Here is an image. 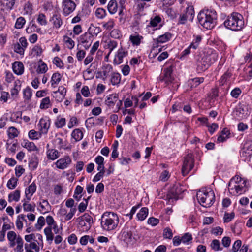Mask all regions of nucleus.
<instances>
[{
	"label": "nucleus",
	"mask_w": 252,
	"mask_h": 252,
	"mask_svg": "<svg viewBox=\"0 0 252 252\" xmlns=\"http://www.w3.org/2000/svg\"><path fill=\"white\" fill-rule=\"evenodd\" d=\"M217 18V13L213 9H203L197 16L199 23L206 29H211L215 27Z\"/></svg>",
	"instance_id": "f257e3e1"
},
{
	"label": "nucleus",
	"mask_w": 252,
	"mask_h": 252,
	"mask_svg": "<svg viewBox=\"0 0 252 252\" xmlns=\"http://www.w3.org/2000/svg\"><path fill=\"white\" fill-rule=\"evenodd\" d=\"M119 223L118 215L113 212H105L101 216V227L105 231L115 230Z\"/></svg>",
	"instance_id": "f03ea898"
},
{
	"label": "nucleus",
	"mask_w": 252,
	"mask_h": 252,
	"mask_svg": "<svg viewBox=\"0 0 252 252\" xmlns=\"http://www.w3.org/2000/svg\"><path fill=\"white\" fill-rule=\"evenodd\" d=\"M248 181L238 175L233 177L228 184V191L234 196H238L244 193L248 187Z\"/></svg>",
	"instance_id": "7ed1b4c3"
},
{
	"label": "nucleus",
	"mask_w": 252,
	"mask_h": 252,
	"mask_svg": "<svg viewBox=\"0 0 252 252\" xmlns=\"http://www.w3.org/2000/svg\"><path fill=\"white\" fill-rule=\"evenodd\" d=\"M224 26L232 31H240L244 26V20L242 15L237 12H233L228 16L224 22Z\"/></svg>",
	"instance_id": "20e7f679"
},
{
	"label": "nucleus",
	"mask_w": 252,
	"mask_h": 252,
	"mask_svg": "<svg viewBox=\"0 0 252 252\" xmlns=\"http://www.w3.org/2000/svg\"><path fill=\"white\" fill-rule=\"evenodd\" d=\"M218 58V54L214 50H209L197 62V69L200 71L207 69L209 66L214 63Z\"/></svg>",
	"instance_id": "39448f33"
},
{
	"label": "nucleus",
	"mask_w": 252,
	"mask_h": 252,
	"mask_svg": "<svg viewBox=\"0 0 252 252\" xmlns=\"http://www.w3.org/2000/svg\"><path fill=\"white\" fill-rule=\"evenodd\" d=\"M199 203L204 207H210L215 200L214 191L209 188H203L197 193Z\"/></svg>",
	"instance_id": "423d86ee"
},
{
	"label": "nucleus",
	"mask_w": 252,
	"mask_h": 252,
	"mask_svg": "<svg viewBox=\"0 0 252 252\" xmlns=\"http://www.w3.org/2000/svg\"><path fill=\"white\" fill-rule=\"evenodd\" d=\"M46 222L48 226L44 228V233L47 241L51 244L54 240V233L52 230L55 234H57L60 233L62 228L59 227L57 222L51 216L48 215L46 217Z\"/></svg>",
	"instance_id": "0eeeda50"
},
{
	"label": "nucleus",
	"mask_w": 252,
	"mask_h": 252,
	"mask_svg": "<svg viewBox=\"0 0 252 252\" xmlns=\"http://www.w3.org/2000/svg\"><path fill=\"white\" fill-rule=\"evenodd\" d=\"M46 222L48 226L44 228V233L47 241L51 244L54 240V233L52 230L55 234H57L60 233L62 228L59 227L57 222L51 216L48 215L46 217Z\"/></svg>",
	"instance_id": "6e6552de"
},
{
	"label": "nucleus",
	"mask_w": 252,
	"mask_h": 252,
	"mask_svg": "<svg viewBox=\"0 0 252 252\" xmlns=\"http://www.w3.org/2000/svg\"><path fill=\"white\" fill-rule=\"evenodd\" d=\"M7 237L10 247L13 248L17 245L14 249L15 252H23L24 241L20 235H17L16 233L13 231H10L7 233Z\"/></svg>",
	"instance_id": "1a4fd4ad"
},
{
	"label": "nucleus",
	"mask_w": 252,
	"mask_h": 252,
	"mask_svg": "<svg viewBox=\"0 0 252 252\" xmlns=\"http://www.w3.org/2000/svg\"><path fill=\"white\" fill-rule=\"evenodd\" d=\"M77 229L81 232H87L93 223V218L88 214L85 213L78 218Z\"/></svg>",
	"instance_id": "9d476101"
},
{
	"label": "nucleus",
	"mask_w": 252,
	"mask_h": 252,
	"mask_svg": "<svg viewBox=\"0 0 252 252\" xmlns=\"http://www.w3.org/2000/svg\"><path fill=\"white\" fill-rule=\"evenodd\" d=\"M163 26L162 24V18L159 15L152 16L151 18L150 21L146 27L147 31L149 32L160 29Z\"/></svg>",
	"instance_id": "9b49d317"
},
{
	"label": "nucleus",
	"mask_w": 252,
	"mask_h": 252,
	"mask_svg": "<svg viewBox=\"0 0 252 252\" xmlns=\"http://www.w3.org/2000/svg\"><path fill=\"white\" fill-rule=\"evenodd\" d=\"M113 72V67L111 65L107 64L102 67L101 70L97 72L96 77L101 79L104 83H106L108 78Z\"/></svg>",
	"instance_id": "f8f14e48"
},
{
	"label": "nucleus",
	"mask_w": 252,
	"mask_h": 252,
	"mask_svg": "<svg viewBox=\"0 0 252 252\" xmlns=\"http://www.w3.org/2000/svg\"><path fill=\"white\" fill-rule=\"evenodd\" d=\"M194 166L193 159L191 155H187L184 160L182 168V173L183 176H186L193 168Z\"/></svg>",
	"instance_id": "ddd939ff"
},
{
	"label": "nucleus",
	"mask_w": 252,
	"mask_h": 252,
	"mask_svg": "<svg viewBox=\"0 0 252 252\" xmlns=\"http://www.w3.org/2000/svg\"><path fill=\"white\" fill-rule=\"evenodd\" d=\"M194 17V11L192 7H187L181 13L179 18L178 23L184 24L188 20H192Z\"/></svg>",
	"instance_id": "4468645a"
},
{
	"label": "nucleus",
	"mask_w": 252,
	"mask_h": 252,
	"mask_svg": "<svg viewBox=\"0 0 252 252\" xmlns=\"http://www.w3.org/2000/svg\"><path fill=\"white\" fill-rule=\"evenodd\" d=\"M93 40V35L87 32H86L84 34L81 35L78 39L79 43L83 45L86 49H88L90 47Z\"/></svg>",
	"instance_id": "2eb2a0df"
},
{
	"label": "nucleus",
	"mask_w": 252,
	"mask_h": 252,
	"mask_svg": "<svg viewBox=\"0 0 252 252\" xmlns=\"http://www.w3.org/2000/svg\"><path fill=\"white\" fill-rule=\"evenodd\" d=\"M52 209L48 200L43 197H40L37 203V209L40 213L45 214L49 212Z\"/></svg>",
	"instance_id": "dca6fc26"
},
{
	"label": "nucleus",
	"mask_w": 252,
	"mask_h": 252,
	"mask_svg": "<svg viewBox=\"0 0 252 252\" xmlns=\"http://www.w3.org/2000/svg\"><path fill=\"white\" fill-rule=\"evenodd\" d=\"M128 52L126 49L121 46L118 49L115 54L113 60V63L115 65H119L123 62L124 58L127 56Z\"/></svg>",
	"instance_id": "f3484780"
},
{
	"label": "nucleus",
	"mask_w": 252,
	"mask_h": 252,
	"mask_svg": "<svg viewBox=\"0 0 252 252\" xmlns=\"http://www.w3.org/2000/svg\"><path fill=\"white\" fill-rule=\"evenodd\" d=\"M76 4L71 0H63L62 2V8L63 14L67 16L73 12L76 8Z\"/></svg>",
	"instance_id": "a211bd4d"
},
{
	"label": "nucleus",
	"mask_w": 252,
	"mask_h": 252,
	"mask_svg": "<svg viewBox=\"0 0 252 252\" xmlns=\"http://www.w3.org/2000/svg\"><path fill=\"white\" fill-rule=\"evenodd\" d=\"M173 34L169 32H166L162 35L158 36L153 44L154 49L158 48L159 47V44H163L169 41L172 38Z\"/></svg>",
	"instance_id": "6ab92c4d"
},
{
	"label": "nucleus",
	"mask_w": 252,
	"mask_h": 252,
	"mask_svg": "<svg viewBox=\"0 0 252 252\" xmlns=\"http://www.w3.org/2000/svg\"><path fill=\"white\" fill-rule=\"evenodd\" d=\"M234 115L238 120L246 118L249 115L247 107L244 105L238 106L234 111Z\"/></svg>",
	"instance_id": "aec40b11"
},
{
	"label": "nucleus",
	"mask_w": 252,
	"mask_h": 252,
	"mask_svg": "<svg viewBox=\"0 0 252 252\" xmlns=\"http://www.w3.org/2000/svg\"><path fill=\"white\" fill-rule=\"evenodd\" d=\"M49 22L53 29L58 30L63 25V20L61 14L54 13L50 18Z\"/></svg>",
	"instance_id": "412c9836"
},
{
	"label": "nucleus",
	"mask_w": 252,
	"mask_h": 252,
	"mask_svg": "<svg viewBox=\"0 0 252 252\" xmlns=\"http://www.w3.org/2000/svg\"><path fill=\"white\" fill-rule=\"evenodd\" d=\"M51 120L47 117L42 118L40 119L38 126L39 130L43 134H47L51 125Z\"/></svg>",
	"instance_id": "4be33fe9"
},
{
	"label": "nucleus",
	"mask_w": 252,
	"mask_h": 252,
	"mask_svg": "<svg viewBox=\"0 0 252 252\" xmlns=\"http://www.w3.org/2000/svg\"><path fill=\"white\" fill-rule=\"evenodd\" d=\"M72 160L68 156H64L63 158L57 160L55 163L56 167L60 169L67 168L71 164Z\"/></svg>",
	"instance_id": "5701e85b"
},
{
	"label": "nucleus",
	"mask_w": 252,
	"mask_h": 252,
	"mask_svg": "<svg viewBox=\"0 0 252 252\" xmlns=\"http://www.w3.org/2000/svg\"><path fill=\"white\" fill-rule=\"evenodd\" d=\"M172 68L171 66L169 67L165 68L163 71V75L162 77V80L167 84H169L171 83L174 77L172 75Z\"/></svg>",
	"instance_id": "b1692460"
},
{
	"label": "nucleus",
	"mask_w": 252,
	"mask_h": 252,
	"mask_svg": "<svg viewBox=\"0 0 252 252\" xmlns=\"http://www.w3.org/2000/svg\"><path fill=\"white\" fill-rule=\"evenodd\" d=\"M36 190V186L34 183H32L27 188H26L25 194L27 200H31L32 196L35 193Z\"/></svg>",
	"instance_id": "393cba45"
},
{
	"label": "nucleus",
	"mask_w": 252,
	"mask_h": 252,
	"mask_svg": "<svg viewBox=\"0 0 252 252\" xmlns=\"http://www.w3.org/2000/svg\"><path fill=\"white\" fill-rule=\"evenodd\" d=\"M12 69L13 72L18 75L23 74L24 72V66L23 63L19 61H16L12 64Z\"/></svg>",
	"instance_id": "a878e982"
},
{
	"label": "nucleus",
	"mask_w": 252,
	"mask_h": 252,
	"mask_svg": "<svg viewBox=\"0 0 252 252\" xmlns=\"http://www.w3.org/2000/svg\"><path fill=\"white\" fill-rule=\"evenodd\" d=\"M121 239L127 244H132L134 241V238L132 237V233L128 231L122 232L121 235Z\"/></svg>",
	"instance_id": "bb28decb"
},
{
	"label": "nucleus",
	"mask_w": 252,
	"mask_h": 252,
	"mask_svg": "<svg viewBox=\"0 0 252 252\" xmlns=\"http://www.w3.org/2000/svg\"><path fill=\"white\" fill-rule=\"evenodd\" d=\"M54 144L59 149H66L67 148V141L59 136L55 137Z\"/></svg>",
	"instance_id": "cd10ccee"
},
{
	"label": "nucleus",
	"mask_w": 252,
	"mask_h": 252,
	"mask_svg": "<svg viewBox=\"0 0 252 252\" xmlns=\"http://www.w3.org/2000/svg\"><path fill=\"white\" fill-rule=\"evenodd\" d=\"M47 158L51 160H55L60 157V152L55 149H48L46 152Z\"/></svg>",
	"instance_id": "c85d7f7f"
},
{
	"label": "nucleus",
	"mask_w": 252,
	"mask_h": 252,
	"mask_svg": "<svg viewBox=\"0 0 252 252\" xmlns=\"http://www.w3.org/2000/svg\"><path fill=\"white\" fill-rule=\"evenodd\" d=\"M121 80V76L118 72H114L111 74L109 78V81L113 86L118 85Z\"/></svg>",
	"instance_id": "c756f323"
},
{
	"label": "nucleus",
	"mask_w": 252,
	"mask_h": 252,
	"mask_svg": "<svg viewBox=\"0 0 252 252\" xmlns=\"http://www.w3.org/2000/svg\"><path fill=\"white\" fill-rule=\"evenodd\" d=\"M48 70L47 64L42 60H40L37 63L36 71L38 74H45Z\"/></svg>",
	"instance_id": "7c9ffc66"
},
{
	"label": "nucleus",
	"mask_w": 252,
	"mask_h": 252,
	"mask_svg": "<svg viewBox=\"0 0 252 252\" xmlns=\"http://www.w3.org/2000/svg\"><path fill=\"white\" fill-rule=\"evenodd\" d=\"M106 45L104 46L105 49H109V51L108 56H109L112 52L118 46V42L114 40L109 39L105 42Z\"/></svg>",
	"instance_id": "2f4dec72"
},
{
	"label": "nucleus",
	"mask_w": 252,
	"mask_h": 252,
	"mask_svg": "<svg viewBox=\"0 0 252 252\" xmlns=\"http://www.w3.org/2000/svg\"><path fill=\"white\" fill-rule=\"evenodd\" d=\"M23 147L27 149L28 151H38V149L33 142L28 140H24L21 144Z\"/></svg>",
	"instance_id": "473e14b6"
},
{
	"label": "nucleus",
	"mask_w": 252,
	"mask_h": 252,
	"mask_svg": "<svg viewBox=\"0 0 252 252\" xmlns=\"http://www.w3.org/2000/svg\"><path fill=\"white\" fill-rule=\"evenodd\" d=\"M118 94L116 93L110 94L107 96L105 103L108 106L111 107L113 106L114 104L118 101Z\"/></svg>",
	"instance_id": "72a5a7b5"
},
{
	"label": "nucleus",
	"mask_w": 252,
	"mask_h": 252,
	"mask_svg": "<svg viewBox=\"0 0 252 252\" xmlns=\"http://www.w3.org/2000/svg\"><path fill=\"white\" fill-rule=\"evenodd\" d=\"M20 196L21 191L17 189L9 194L8 200L9 202H18L20 200Z\"/></svg>",
	"instance_id": "f704fd0d"
},
{
	"label": "nucleus",
	"mask_w": 252,
	"mask_h": 252,
	"mask_svg": "<svg viewBox=\"0 0 252 252\" xmlns=\"http://www.w3.org/2000/svg\"><path fill=\"white\" fill-rule=\"evenodd\" d=\"M143 39V36L138 34L131 35L129 37V40L133 46H139Z\"/></svg>",
	"instance_id": "c9c22d12"
},
{
	"label": "nucleus",
	"mask_w": 252,
	"mask_h": 252,
	"mask_svg": "<svg viewBox=\"0 0 252 252\" xmlns=\"http://www.w3.org/2000/svg\"><path fill=\"white\" fill-rule=\"evenodd\" d=\"M62 76L59 72L54 73L51 77L50 83L53 88H55L61 80Z\"/></svg>",
	"instance_id": "e433bc0d"
},
{
	"label": "nucleus",
	"mask_w": 252,
	"mask_h": 252,
	"mask_svg": "<svg viewBox=\"0 0 252 252\" xmlns=\"http://www.w3.org/2000/svg\"><path fill=\"white\" fill-rule=\"evenodd\" d=\"M66 93V89L63 86H60L59 87L58 90L54 93V97H57L58 95H60L59 99H57V101L61 102L64 98Z\"/></svg>",
	"instance_id": "4c0bfd02"
},
{
	"label": "nucleus",
	"mask_w": 252,
	"mask_h": 252,
	"mask_svg": "<svg viewBox=\"0 0 252 252\" xmlns=\"http://www.w3.org/2000/svg\"><path fill=\"white\" fill-rule=\"evenodd\" d=\"M22 113L21 111H16L13 112L11 114L10 120L11 122L17 123L18 124L22 123Z\"/></svg>",
	"instance_id": "58836bf2"
},
{
	"label": "nucleus",
	"mask_w": 252,
	"mask_h": 252,
	"mask_svg": "<svg viewBox=\"0 0 252 252\" xmlns=\"http://www.w3.org/2000/svg\"><path fill=\"white\" fill-rule=\"evenodd\" d=\"M229 135L230 132L229 130L226 128H223L220 134L218 136L217 141L219 142H223L225 141L229 138Z\"/></svg>",
	"instance_id": "ea45409f"
},
{
	"label": "nucleus",
	"mask_w": 252,
	"mask_h": 252,
	"mask_svg": "<svg viewBox=\"0 0 252 252\" xmlns=\"http://www.w3.org/2000/svg\"><path fill=\"white\" fill-rule=\"evenodd\" d=\"M30 200H27V198H25L22 200L23 207L24 211L26 212H32L35 209L34 204H32L29 203Z\"/></svg>",
	"instance_id": "a19ab883"
},
{
	"label": "nucleus",
	"mask_w": 252,
	"mask_h": 252,
	"mask_svg": "<svg viewBox=\"0 0 252 252\" xmlns=\"http://www.w3.org/2000/svg\"><path fill=\"white\" fill-rule=\"evenodd\" d=\"M148 209L146 207L142 208L137 214V218L138 220H144L148 215Z\"/></svg>",
	"instance_id": "79ce46f5"
},
{
	"label": "nucleus",
	"mask_w": 252,
	"mask_h": 252,
	"mask_svg": "<svg viewBox=\"0 0 252 252\" xmlns=\"http://www.w3.org/2000/svg\"><path fill=\"white\" fill-rule=\"evenodd\" d=\"M117 3L116 0H111L107 5V9L111 14H114L117 11Z\"/></svg>",
	"instance_id": "37998d69"
},
{
	"label": "nucleus",
	"mask_w": 252,
	"mask_h": 252,
	"mask_svg": "<svg viewBox=\"0 0 252 252\" xmlns=\"http://www.w3.org/2000/svg\"><path fill=\"white\" fill-rule=\"evenodd\" d=\"M83 133L81 129L77 128L74 129L71 133V137L75 141L81 140L83 137Z\"/></svg>",
	"instance_id": "c03bdc74"
},
{
	"label": "nucleus",
	"mask_w": 252,
	"mask_h": 252,
	"mask_svg": "<svg viewBox=\"0 0 252 252\" xmlns=\"http://www.w3.org/2000/svg\"><path fill=\"white\" fill-rule=\"evenodd\" d=\"M101 25L104 29L110 31L114 27L115 23L114 19H110L108 21L102 22Z\"/></svg>",
	"instance_id": "a18cd8bd"
},
{
	"label": "nucleus",
	"mask_w": 252,
	"mask_h": 252,
	"mask_svg": "<svg viewBox=\"0 0 252 252\" xmlns=\"http://www.w3.org/2000/svg\"><path fill=\"white\" fill-rule=\"evenodd\" d=\"M7 132L8 137L10 139H13L18 137L20 133L18 130L14 126L9 127L7 130Z\"/></svg>",
	"instance_id": "49530a36"
},
{
	"label": "nucleus",
	"mask_w": 252,
	"mask_h": 252,
	"mask_svg": "<svg viewBox=\"0 0 252 252\" xmlns=\"http://www.w3.org/2000/svg\"><path fill=\"white\" fill-rule=\"evenodd\" d=\"M42 134H43L41 131L37 132L33 129L30 130L28 133L29 138L33 140H38L42 137Z\"/></svg>",
	"instance_id": "de8ad7c7"
},
{
	"label": "nucleus",
	"mask_w": 252,
	"mask_h": 252,
	"mask_svg": "<svg viewBox=\"0 0 252 252\" xmlns=\"http://www.w3.org/2000/svg\"><path fill=\"white\" fill-rule=\"evenodd\" d=\"M43 53V49L40 45H36L31 50V55L34 57L40 56Z\"/></svg>",
	"instance_id": "09e8293b"
},
{
	"label": "nucleus",
	"mask_w": 252,
	"mask_h": 252,
	"mask_svg": "<svg viewBox=\"0 0 252 252\" xmlns=\"http://www.w3.org/2000/svg\"><path fill=\"white\" fill-rule=\"evenodd\" d=\"M89 242L91 244H94V238L90 235H84L80 239V243L82 245H86Z\"/></svg>",
	"instance_id": "8fccbe9b"
},
{
	"label": "nucleus",
	"mask_w": 252,
	"mask_h": 252,
	"mask_svg": "<svg viewBox=\"0 0 252 252\" xmlns=\"http://www.w3.org/2000/svg\"><path fill=\"white\" fill-rule=\"evenodd\" d=\"M201 40L202 37L200 35H194L193 39L190 45V47H192L193 49H196L198 48Z\"/></svg>",
	"instance_id": "3c124183"
},
{
	"label": "nucleus",
	"mask_w": 252,
	"mask_h": 252,
	"mask_svg": "<svg viewBox=\"0 0 252 252\" xmlns=\"http://www.w3.org/2000/svg\"><path fill=\"white\" fill-rule=\"evenodd\" d=\"M23 97L25 100L29 101L32 95V90L29 87L23 90Z\"/></svg>",
	"instance_id": "603ef678"
},
{
	"label": "nucleus",
	"mask_w": 252,
	"mask_h": 252,
	"mask_svg": "<svg viewBox=\"0 0 252 252\" xmlns=\"http://www.w3.org/2000/svg\"><path fill=\"white\" fill-rule=\"evenodd\" d=\"M18 179L17 177L11 178L7 183V187L9 189H14L17 185Z\"/></svg>",
	"instance_id": "864d4df0"
},
{
	"label": "nucleus",
	"mask_w": 252,
	"mask_h": 252,
	"mask_svg": "<svg viewBox=\"0 0 252 252\" xmlns=\"http://www.w3.org/2000/svg\"><path fill=\"white\" fill-rule=\"evenodd\" d=\"M51 105L49 97H46L43 98L40 104L41 109H46L49 108Z\"/></svg>",
	"instance_id": "5fc2aeb1"
},
{
	"label": "nucleus",
	"mask_w": 252,
	"mask_h": 252,
	"mask_svg": "<svg viewBox=\"0 0 252 252\" xmlns=\"http://www.w3.org/2000/svg\"><path fill=\"white\" fill-rule=\"evenodd\" d=\"M21 89V84L19 80H17L14 83V87L11 90V94L12 96L18 95Z\"/></svg>",
	"instance_id": "6e6d98bb"
},
{
	"label": "nucleus",
	"mask_w": 252,
	"mask_h": 252,
	"mask_svg": "<svg viewBox=\"0 0 252 252\" xmlns=\"http://www.w3.org/2000/svg\"><path fill=\"white\" fill-rule=\"evenodd\" d=\"M45 220L43 216H40L37 221V223L35 224V227L38 230H40L42 227L45 224Z\"/></svg>",
	"instance_id": "4d7b16f0"
},
{
	"label": "nucleus",
	"mask_w": 252,
	"mask_h": 252,
	"mask_svg": "<svg viewBox=\"0 0 252 252\" xmlns=\"http://www.w3.org/2000/svg\"><path fill=\"white\" fill-rule=\"evenodd\" d=\"M66 124V120L64 118H62L58 117L56 121L55 122V125L56 127L61 128L63 127Z\"/></svg>",
	"instance_id": "13d9d810"
},
{
	"label": "nucleus",
	"mask_w": 252,
	"mask_h": 252,
	"mask_svg": "<svg viewBox=\"0 0 252 252\" xmlns=\"http://www.w3.org/2000/svg\"><path fill=\"white\" fill-rule=\"evenodd\" d=\"M95 15L98 19H103L106 15V11L102 8H98L95 11Z\"/></svg>",
	"instance_id": "bf43d9fd"
},
{
	"label": "nucleus",
	"mask_w": 252,
	"mask_h": 252,
	"mask_svg": "<svg viewBox=\"0 0 252 252\" xmlns=\"http://www.w3.org/2000/svg\"><path fill=\"white\" fill-rule=\"evenodd\" d=\"M231 76V74L228 71H226L224 74L221 77L220 80V83L221 85H223L224 84L227 83Z\"/></svg>",
	"instance_id": "052dcab7"
},
{
	"label": "nucleus",
	"mask_w": 252,
	"mask_h": 252,
	"mask_svg": "<svg viewBox=\"0 0 252 252\" xmlns=\"http://www.w3.org/2000/svg\"><path fill=\"white\" fill-rule=\"evenodd\" d=\"M63 40L66 47L68 49H72L74 48L75 42L71 38L67 36H65L63 37Z\"/></svg>",
	"instance_id": "680f3d73"
},
{
	"label": "nucleus",
	"mask_w": 252,
	"mask_h": 252,
	"mask_svg": "<svg viewBox=\"0 0 252 252\" xmlns=\"http://www.w3.org/2000/svg\"><path fill=\"white\" fill-rule=\"evenodd\" d=\"M211 248L215 251H221L222 248L220 247V242L218 240H213L210 245Z\"/></svg>",
	"instance_id": "e2e57ef3"
},
{
	"label": "nucleus",
	"mask_w": 252,
	"mask_h": 252,
	"mask_svg": "<svg viewBox=\"0 0 252 252\" xmlns=\"http://www.w3.org/2000/svg\"><path fill=\"white\" fill-rule=\"evenodd\" d=\"M244 149L248 151L247 154L248 157H250L252 153V140H249L245 142L244 145Z\"/></svg>",
	"instance_id": "0e129e2a"
},
{
	"label": "nucleus",
	"mask_w": 252,
	"mask_h": 252,
	"mask_svg": "<svg viewBox=\"0 0 252 252\" xmlns=\"http://www.w3.org/2000/svg\"><path fill=\"white\" fill-rule=\"evenodd\" d=\"M25 23V19L23 17H20L17 19L14 27L16 29H21L23 27Z\"/></svg>",
	"instance_id": "69168bd1"
},
{
	"label": "nucleus",
	"mask_w": 252,
	"mask_h": 252,
	"mask_svg": "<svg viewBox=\"0 0 252 252\" xmlns=\"http://www.w3.org/2000/svg\"><path fill=\"white\" fill-rule=\"evenodd\" d=\"M53 63L57 67L60 69L64 68V63L63 61L58 57H56L53 59Z\"/></svg>",
	"instance_id": "338daca9"
},
{
	"label": "nucleus",
	"mask_w": 252,
	"mask_h": 252,
	"mask_svg": "<svg viewBox=\"0 0 252 252\" xmlns=\"http://www.w3.org/2000/svg\"><path fill=\"white\" fill-rule=\"evenodd\" d=\"M37 21L42 26H45L47 24L46 16L43 13H39L38 14Z\"/></svg>",
	"instance_id": "774afa93"
}]
</instances>
